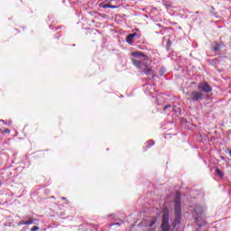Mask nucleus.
I'll use <instances>...</instances> for the list:
<instances>
[{
    "label": "nucleus",
    "mask_w": 231,
    "mask_h": 231,
    "mask_svg": "<svg viewBox=\"0 0 231 231\" xmlns=\"http://www.w3.org/2000/svg\"><path fill=\"white\" fill-rule=\"evenodd\" d=\"M132 55L134 57L132 59L133 64L137 69H140L145 75H151L152 73V69L149 66V58L146 55L138 51L134 52Z\"/></svg>",
    "instance_id": "obj_1"
},
{
    "label": "nucleus",
    "mask_w": 231,
    "mask_h": 231,
    "mask_svg": "<svg viewBox=\"0 0 231 231\" xmlns=\"http://www.w3.org/2000/svg\"><path fill=\"white\" fill-rule=\"evenodd\" d=\"M190 212L192 213L193 217L199 226H202L203 224L201 221V217H203V214H205V208L203 206H190Z\"/></svg>",
    "instance_id": "obj_2"
},
{
    "label": "nucleus",
    "mask_w": 231,
    "mask_h": 231,
    "mask_svg": "<svg viewBox=\"0 0 231 231\" xmlns=\"http://www.w3.org/2000/svg\"><path fill=\"white\" fill-rule=\"evenodd\" d=\"M174 210H175V220L173 222V226H176V225H180V223L181 222V202L180 200V193H177V197L174 204Z\"/></svg>",
    "instance_id": "obj_3"
},
{
    "label": "nucleus",
    "mask_w": 231,
    "mask_h": 231,
    "mask_svg": "<svg viewBox=\"0 0 231 231\" xmlns=\"http://www.w3.org/2000/svg\"><path fill=\"white\" fill-rule=\"evenodd\" d=\"M162 230V231L171 230V225H169V209L167 208H164V211H163Z\"/></svg>",
    "instance_id": "obj_4"
},
{
    "label": "nucleus",
    "mask_w": 231,
    "mask_h": 231,
    "mask_svg": "<svg viewBox=\"0 0 231 231\" xmlns=\"http://www.w3.org/2000/svg\"><path fill=\"white\" fill-rule=\"evenodd\" d=\"M188 99L192 100L193 102H198V100L203 99V94L199 91L188 92Z\"/></svg>",
    "instance_id": "obj_5"
},
{
    "label": "nucleus",
    "mask_w": 231,
    "mask_h": 231,
    "mask_svg": "<svg viewBox=\"0 0 231 231\" xmlns=\"http://www.w3.org/2000/svg\"><path fill=\"white\" fill-rule=\"evenodd\" d=\"M198 89L203 93H210L212 87L207 84V82H202L199 85Z\"/></svg>",
    "instance_id": "obj_6"
},
{
    "label": "nucleus",
    "mask_w": 231,
    "mask_h": 231,
    "mask_svg": "<svg viewBox=\"0 0 231 231\" xmlns=\"http://www.w3.org/2000/svg\"><path fill=\"white\" fill-rule=\"evenodd\" d=\"M163 111H164V113H169V111H171V113H179L180 108H178L176 106H172L171 105H168V106H164Z\"/></svg>",
    "instance_id": "obj_7"
},
{
    "label": "nucleus",
    "mask_w": 231,
    "mask_h": 231,
    "mask_svg": "<svg viewBox=\"0 0 231 231\" xmlns=\"http://www.w3.org/2000/svg\"><path fill=\"white\" fill-rule=\"evenodd\" d=\"M136 35H138L136 32L129 34L126 38V42H128V44H132L133 41H134V37H136Z\"/></svg>",
    "instance_id": "obj_8"
},
{
    "label": "nucleus",
    "mask_w": 231,
    "mask_h": 231,
    "mask_svg": "<svg viewBox=\"0 0 231 231\" xmlns=\"http://www.w3.org/2000/svg\"><path fill=\"white\" fill-rule=\"evenodd\" d=\"M156 102H157V106H162L163 102H165V97L163 96H157Z\"/></svg>",
    "instance_id": "obj_9"
},
{
    "label": "nucleus",
    "mask_w": 231,
    "mask_h": 231,
    "mask_svg": "<svg viewBox=\"0 0 231 231\" xmlns=\"http://www.w3.org/2000/svg\"><path fill=\"white\" fill-rule=\"evenodd\" d=\"M145 91L152 95V91H154V87L152 85H146Z\"/></svg>",
    "instance_id": "obj_10"
},
{
    "label": "nucleus",
    "mask_w": 231,
    "mask_h": 231,
    "mask_svg": "<svg viewBox=\"0 0 231 231\" xmlns=\"http://www.w3.org/2000/svg\"><path fill=\"white\" fill-rule=\"evenodd\" d=\"M154 225H156V219L153 218L150 221V223L148 225L150 226L151 230H154V227H152V226H154Z\"/></svg>",
    "instance_id": "obj_11"
},
{
    "label": "nucleus",
    "mask_w": 231,
    "mask_h": 231,
    "mask_svg": "<svg viewBox=\"0 0 231 231\" xmlns=\"http://www.w3.org/2000/svg\"><path fill=\"white\" fill-rule=\"evenodd\" d=\"M154 145V141L150 140L146 143V147H152Z\"/></svg>",
    "instance_id": "obj_12"
},
{
    "label": "nucleus",
    "mask_w": 231,
    "mask_h": 231,
    "mask_svg": "<svg viewBox=\"0 0 231 231\" xmlns=\"http://www.w3.org/2000/svg\"><path fill=\"white\" fill-rule=\"evenodd\" d=\"M220 48H221V44H216L213 47V50H214V51H219Z\"/></svg>",
    "instance_id": "obj_13"
},
{
    "label": "nucleus",
    "mask_w": 231,
    "mask_h": 231,
    "mask_svg": "<svg viewBox=\"0 0 231 231\" xmlns=\"http://www.w3.org/2000/svg\"><path fill=\"white\" fill-rule=\"evenodd\" d=\"M216 172H217V176H219L220 178H223V172L221 171V170L217 169Z\"/></svg>",
    "instance_id": "obj_14"
},
{
    "label": "nucleus",
    "mask_w": 231,
    "mask_h": 231,
    "mask_svg": "<svg viewBox=\"0 0 231 231\" xmlns=\"http://www.w3.org/2000/svg\"><path fill=\"white\" fill-rule=\"evenodd\" d=\"M25 225H33V218H29L28 221H25Z\"/></svg>",
    "instance_id": "obj_15"
},
{
    "label": "nucleus",
    "mask_w": 231,
    "mask_h": 231,
    "mask_svg": "<svg viewBox=\"0 0 231 231\" xmlns=\"http://www.w3.org/2000/svg\"><path fill=\"white\" fill-rule=\"evenodd\" d=\"M109 5L108 4H100L101 8H109Z\"/></svg>",
    "instance_id": "obj_16"
},
{
    "label": "nucleus",
    "mask_w": 231,
    "mask_h": 231,
    "mask_svg": "<svg viewBox=\"0 0 231 231\" xmlns=\"http://www.w3.org/2000/svg\"><path fill=\"white\" fill-rule=\"evenodd\" d=\"M21 225H26V221L22 220L18 223V226H21Z\"/></svg>",
    "instance_id": "obj_17"
},
{
    "label": "nucleus",
    "mask_w": 231,
    "mask_h": 231,
    "mask_svg": "<svg viewBox=\"0 0 231 231\" xmlns=\"http://www.w3.org/2000/svg\"><path fill=\"white\" fill-rule=\"evenodd\" d=\"M37 230H39V226H33V227L31 229V231H37Z\"/></svg>",
    "instance_id": "obj_18"
},
{
    "label": "nucleus",
    "mask_w": 231,
    "mask_h": 231,
    "mask_svg": "<svg viewBox=\"0 0 231 231\" xmlns=\"http://www.w3.org/2000/svg\"><path fill=\"white\" fill-rule=\"evenodd\" d=\"M115 225H122V223H114V224H111L110 226H115Z\"/></svg>",
    "instance_id": "obj_19"
},
{
    "label": "nucleus",
    "mask_w": 231,
    "mask_h": 231,
    "mask_svg": "<svg viewBox=\"0 0 231 231\" xmlns=\"http://www.w3.org/2000/svg\"><path fill=\"white\" fill-rule=\"evenodd\" d=\"M109 8H112L114 10L115 8H116V5H109Z\"/></svg>",
    "instance_id": "obj_20"
},
{
    "label": "nucleus",
    "mask_w": 231,
    "mask_h": 231,
    "mask_svg": "<svg viewBox=\"0 0 231 231\" xmlns=\"http://www.w3.org/2000/svg\"><path fill=\"white\" fill-rule=\"evenodd\" d=\"M229 155L231 156V151L229 152Z\"/></svg>",
    "instance_id": "obj_21"
},
{
    "label": "nucleus",
    "mask_w": 231,
    "mask_h": 231,
    "mask_svg": "<svg viewBox=\"0 0 231 231\" xmlns=\"http://www.w3.org/2000/svg\"><path fill=\"white\" fill-rule=\"evenodd\" d=\"M5 133H8V130H5Z\"/></svg>",
    "instance_id": "obj_22"
},
{
    "label": "nucleus",
    "mask_w": 231,
    "mask_h": 231,
    "mask_svg": "<svg viewBox=\"0 0 231 231\" xmlns=\"http://www.w3.org/2000/svg\"><path fill=\"white\" fill-rule=\"evenodd\" d=\"M1 122H5V120H1Z\"/></svg>",
    "instance_id": "obj_23"
},
{
    "label": "nucleus",
    "mask_w": 231,
    "mask_h": 231,
    "mask_svg": "<svg viewBox=\"0 0 231 231\" xmlns=\"http://www.w3.org/2000/svg\"><path fill=\"white\" fill-rule=\"evenodd\" d=\"M62 199H66V198H62Z\"/></svg>",
    "instance_id": "obj_24"
},
{
    "label": "nucleus",
    "mask_w": 231,
    "mask_h": 231,
    "mask_svg": "<svg viewBox=\"0 0 231 231\" xmlns=\"http://www.w3.org/2000/svg\"><path fill=\"white\" fill-rule=\"evenodd\" d=\"M0 187H1V182H0Z\"/></svg>",
    "instance_id": "obj_25"
}]
</instances>
